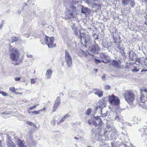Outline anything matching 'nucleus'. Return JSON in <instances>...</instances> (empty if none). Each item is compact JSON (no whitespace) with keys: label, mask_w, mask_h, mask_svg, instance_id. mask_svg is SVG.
Segmentation results:
<instances>
[{"label":"nucleus","mask_w":147,"mask_h":147,"mask_svg":"<svg viewBox=\"0 0 147 147\" xmlns=\"http://www.w3.org/2000/svg\"><path fill=\"white\" fill-rule=\"evenodd\" d=\"M110 88V86L109 85H106L105 86V89L106 90H109Z\"/></svg>","instance_id":"43"},{"label":"nucleus","mask_w":147,"mask_h":147,"mask_svg":"<svg viewBox=\"0 0 147 147\" xmlns=\"http://www.w3.org/2000/svg\"><path fill=\"white\" fill-rule=\"evenodd\" d=\"M142 59V62H143V63H142V67H143L144 65H146L147 62H146L145 60L143 59Z\"/></svg>","instance_id":"39"},{"label":"nucleus","mask_w":147,"mask_h":147,"mask_svg":"<svg viewBox=\"0 0 147 147\" xmlns=\"http://www.w3.org/2000/svg\"><path fill=\"white\" fill-rule=\"evenodd\" d=\"M1 114H3V115H8L9 114V113L7 112H3V113H1Z\"/></svg>","instance_id":"50"},{"label":"nucleus","mask_w":147,"mask_h":147,"mask_svg":"<svg viewBox=\"0 0 147 147\" xmlns=\"http://www.w3.org/2000/svg\"><path fill=\"white\" fill-rule=\"evenodd\" d=\"M3 26V23H1L0 24V29H1L2 28V27Z\"/></svg>","instance_id":"54"},{"label":"nucleus","mask_w":147,"mask_h":147,"mask_svg":"<svg viewBox=\"0 0 147 147\" xmlns=\"http://www.w3.org/2000/svg\"><path fill=\"white\" fill-rule=\"evenodd\" d=\"M0 147H3L1 144V142H0Z\"/></svg>","instance_id":"63"},{"label":"nucleus","mask_w":147,"mask_h":147,"mask_svg":"<svg viewBox=\"0 0 147 147\" xmlns=\"http://www.w3.org/2000/svg\"><path fill=\"white\" fill-rule=\"evenodd\" d=\"M100 57L102 59H107L106 62H109L110 61V59H107L108 57L106 55V54L104 53H102L100 54Z\"/></svg>","instance_id":"18"},{"label":"nucleus","mask_w":147,"mask_h":147,"mask_svg":"<svg viewBox=\"0 0 147 147\" xmlns=\"http://www.w3.org/2000/svg\"><path fill=\"white\" fill-rule=\"evenodd\" d=\"M144 96H142L140 97L141 103L140 104V106L143 109H145L146 107L145 105V100L144 99Z\"/></svg>","instance_id":"11"},{"label":"nucleus","mask_w":147,"mask_h":147,"mask_svg":"<svg viewBox=\"0 0 147 147\" xmlns=\"http://www.w3.org/2000/svg\"><path fill=\"white\" fill-rule=\"evenodd\" d=\"M60 103V98L58 96L57 97V99L55 100L54 104H55L56 105L57 104L59 105Z\"/></svg>","instance_id":"26"},{"label":"nucleus","mask_w":147,"mask_h":147,"mask_svg":"<svg viewBox=\"0 0 147 147\" xmlns=\"http://www.w3.org/2000/svg\"><path fill=\"white\" fill-rule=\"evenodd\" d=\"M131 71L133 72H137L138 71V70L136 69H132Z\"/></svg>","instance_id":"51"},{"label":"nucleus","mask_w":147,"mask_h":147,"mask_svg":"<svg viewBox=\"0 0 147 147\" xmlns=\"http://www.w3.org/2000/svg\"><path fill=\"white\" fill-rule=\"evenodd\" d=\"M12 38V40L11 42V43H13L14 42H16L18 40V38L16 37H13Z\"/></svg>","instance_id":"34"},{"label":"nucleus","mask_w":147,"mask_h":147,"mask_svg":"<svg viewBox=\"0 0 147 147\" xmlns=\"http://www.w3.org/2000/svg\"><path fill=\"white\" fill-rule=\"evenodd\" d=\"M40 111L39 110L38 111H36L33 112H32L31 113H34L35 115H37L40 113Z\"/></svg>","instance_id":"40"},{"label":"nucleus","mask_w":147,"mask_h":147,"mask_svg":"<svg viewBox=\"0 0 147 147\" xmlns=\"http://www.w3.org/2000/svg\"><path fill=\"white\" fill-rule=\"evenodd\" d=\"M27 57L29 58H32L33 56L32 55L28 54V53L26 54Z\"/></svg>","instance_id":"49"},{"label":"nucleus","mask_w":147,"mask_h":147,"mask_svg":"<svg viewBox=\"0 0 147 147\" xmlns=\"http://www.w3.org/2000/svg\"><path fill=\"white\" fill-rule=\"evenodd\" d=\"M56 118H58L56 120V121L58 124H59L65 120L64 118H63L60 115H58L56 116Z\"/></svg>","instance_id":"14"},{"label":"nucleus","mask_w":147,"mask_h":147,"mask_svg":"<svg viewBox=\"0 0 147 147\" xmlns=\"http://www.w3.org/2000/svg\"><path fill=\"white\" fill-rule=\"evenodd\" d=\"M93 48L94 49V50L95 52L98 51L99 50V48L98 45H96L93 46Z\"/></svg>","instance_id":"28"},{"label":"nucleus","mask_w":147,"mask_h":147,"mask_svg":"<svg viewBox=\"0 0 147 147\" xmlns=\"http://www.w3.org/2000/svg\"><path fill=\"white\" fill-rule=\"evenodd\" d=\"M45 107H44L41 110H40L39 111H44V110H45Z\"/></svg>","instance_id":"58"},{"label":"nucleus","mask_w":147,"mask_h":147,"mask_svg":"<svg viewBox=\"0 0 147 147\" xmlns=\"http://www.w3.org/2000/svg\"><path fill=\"white\" fill-rule=\"evenodd\" d=\"M94 71H95V72L96 73L97 72V71H98V70L97 69H94Z\"/></svg>","instance_id":"60"},{"label":"nucleus","mask_w":147,"mask_h":147,"mask_svg":"<svg viewBox=\"0 0 147 147\" xmlns=\"http://www.w3.org/2000/svg\"><path fill=\"white\" fill-rule=\"evenodd\" d=\"M127 125L129 126H131L132 125L131 124L129 123H127Z\"/></svg>","instance_id":"57"},{"label":"nucleus","mask_w":147,"mask_h":147,"mask_svg":"<svg viewBox=\"0 0 147 147\" xmlns=\"http://www.w3.org/2000/svg\"><path fill=\"white\" fill-rule=\"evenodd\" d=\"M140 92H141V93H142L143 92H146V93H147V90L146 89H143L140 90Z\"/></svg>","instance_id":"46"},{"label":"nucleus","mask_w":147,"mask_h":147,"mask_svg":"<svg viewBox=\"0 0 147 147\" xmlns=\"http://www.w3.org/2000/svg\"><path fill=\"white\" fill-rule=\"evenodd\" d=\"M44 40L46 44H47L49 47L52 48L56 47V45L55 44L53 43L54 41L53 37H49L45 36L44 38Z\"/></svg>","instance_id":"5"},{"label":"nucleus","mask_w":147,"mask_h":147,"mask_svg":"<svg viewBox=\"0 0 147 147\" xmlns=\"http://www.w3.org/2000/svg\"><path fill=\"white\" fill-rule=\"evenodd\" d=\"M126 101L130 105L133 104V101L135 98V96L134 92L130 90H127L123 94Z\"/></svg>","instance_id":"2"},{"label":"nucleus","mask_w":147,"mask_h":147,"mask_svg":"<svg viewBox=\"0 0 147 147\" xmlns=\"http://www.w3.org/2000/svg\"><path fill=\"white\" fill-rule=\"evenodd\" d=\"M26 142L30 146H34L36 143V142L31 137H30L27 139Z\"/></svg>","instance_id":"10"},{"label":"nucleus","mask_w":147,"mask_h":147,"mask_svg":"<svg viewBox=\"0 0 147 147\" xmlns=\"http://www.w3.org/2000/svg\"><path fill=\"white\" fill-rule=\"evenodd\" d=\"M95 62L96 64H98V63H100L101 62V61L100 60H98V59H95ZM101 61L103 63H106V62L104 61L103 60H102Z\"/></svg>","instance_id":"35"},{"label":"nucleus","mask_w":147,"mask_h":147,"mask_svg":"<svg viewBox=\"0 0 147 147\" xmlns=\"http://www.w3.org/2000/svg\"><path fill=\"white\" fill-rule=\"evenodd\" d=\"M119 63V61L115 60H113L112 61V64L114 67L117 69H120L121 68V67Z\"/></svg>","instance_id":"12"},{"label":"nucleus","mask_w":147,"mask_h":147,"mask_svg":"<svg viewBox=\"0 0 147 147\" xmlns=\"http://www.w3.org/2000/svg\"><path fill=\"white\" fill-rule=\"evenodd\" d=\"M1 93L2 94V95L4 96H6L7 95V94L4 92L2 91L1 92Z\"/></svg>","instance_id":"45"},{"label":"nucleus","mask_w":147,"mask_h":147,"mask_svg":"<svg viewBox=\"0 0 147 147\" xmlns=\"http://www.w3.org/2000/svg\"><path fill=\"white\" fill-rule=\"evenodd\" d=\"M99 105L97 107V109H100V110H102V108L106 107L107 105L106 103V102L104 100H99L98 102Z\"/></svg>","instance_id":"8"},{"label":"nucleus","mask_w":147,"mask_h":147,"mask_svg":"<svg viewBox=\"0 0 147 147\" xmlns=\"http://www.w3.org/2000/svg\"><path fill=\"white\" fill-rule=\"evenodd\" d=\"M136 120L138 121H140L141 120V119L139 117H136L135 119H134V120L135 121H136Z\"/></svg>","instance_id":"47"},{"label":"nucleus","mask_w":147,"mask_h":147,"mask_svg":"<svg viewBox=\"0 0 147 147\" xmlns=\"http://www.w3.org/2000/svg\"><path fill=\"white\" fill-rule=\"evenodd\" d=\"M94 120L96 121L98 125H102L103 122L99 116L95 117H94Z\"/></svg>","instance_id":"17"},{"label":"nucleus","mask_w":147,"mask_h":147,"mask_svg":"<svg viewBox=\"0 0 147 147\" xmlns=\"http://www.w3.org/2000/svg\"><path fill=\"white\" fill-rule=\"evenodd\" d=\"M10 57L13 61H17L19 59L20 54L17 49H12L10 50Z\"/></svg>","instance_id":"4"},{"label":"nucleus","mask_w":147,"mask_h":147,"mask_svg":"<svg viewBox=\"0 0 147 147\" xmlns=\"http://www.w3.org/2000/svg\"><path fill=\"white\" fill-rule=\"evenodd\" d=\"M98 4H95L92 5V7H98Z\"/></svg>","instance_id":"53"},{"label":"nucleus","mask_w":147,"mask_h":147,"mask_svg":"<svg viewBox=\"0 0 147 147\" xmlns=\"http://www.w3.org/2000/svg\"><path fill=\"white\" fill-rule=\"evenodd\" d=\"M52 70L50 69H47L46 71V76L47 77V79H49L51 77V75L52 73Z\"/></svg>","instance_id":"16"},{"label":"nucleus","mask_w":147,"mask_h":147,"mask_svg":"<svg viewBox=\"0 0 147 147\" xmlns=\"http://www.w3.org/2000/svg\"><path fill=\"white\" fill-rule=\"evenodd\" d=\"M94 94L97 95L99 97H102L103 95V92L97 89H94L93 90Z\"/></svg>","instance_id":"13"},{"label":"nucleus","mask_w":147,"mask_h":147,"mask_svg":"<svg viewBox=\"0 0 147 147\" xmlns=\"http://www.w3.org/2000/svg\"><path fill=\"white\" fill-rule=\"evenodd\" d=\"M129 1V0H122V5L123 6L125 7L128 4Z\"/></svg>","instance_id":"23"},{"label":"nucleus","mask_w":147,"mask_h":147,"mask_svg":"<svg viewBox=\"0 0 147 147\" xmlns=\"http://www.w3.org/2000/svg\"><path fill=\"white\" fill-rule=\"evenodd\" d=\"M92 124L96 126H97L98 125L97 124V122L96 121H94L93 122Z\"/></svg>","instance_id":"48"},{"label":"nucleus","mask_w":147,"mask_h":147,"mask_svg":"<svg viewBox=\"0 0 147 147\" xmlns=\"http://www.w3.org/2000/svg\"><path fill=\"white\" fill-rule=\"evenodd\" d=\"M112 130L110 132H112V133L111 134L112 135V136H114L115 135H117V130L114 127H112L111 128Z\"/></svg>","instance_id":"21"},{"label":"nucleus","mask_w":147,"mask_h":147,"mask_svg":"<svg viewBox=\"0 0 147 147\" xmlns=\"http://www.w3.org/2000/svg\"><path fill=\"white\" fill-rule=\"evenodd\" d=\"M9 90L10 92H11L12 93H15L16 92V90L14 87H11L9 88Z\"/></svg>","instance_id":"31"},{"label":"nucleus","mask_w":147,"mask_h":147,"mask_svg":"<svg viewBox=\"0 0 147 147\" xmlns=\"http://www.w3.org/2000/svg\"><path fill=\"white\" fill-rule=\"evenodd\" d=\"M74 139L76 140H78V138L76 137H74Z\"/></svg>","instance_id":"62"},{"label":"nucleus","mask_w":147,"mask_h":147,"mask_svg":"<svg viewBox=\"0 0 147 147\" xmlns=\"http://www.w3.org/2000/svg\"><path fill=\"white\" fill-rule=\"evenodd\" d=\"M106 78V75L103 74L102 76V80H105Z\"/></svg>","instance_id":"52"},{"label":"nucleus","mask_w":147,"mask_h":147,"mask_svg":"<svg viewBox=\"0 0 147 147\" xmlns=\"http://www.w3.org/2000/svg\"><path fill=\"white\" fill-rule=\"evenodd\" d=\"M80 54H82V56H84L86 57L87 56V53L85 52L84 51H81L80 53Z\"/></svg>","instance_id":"30"},{"label":"nucleus","mask_w":147,"mask_h":147,"mask_svg":"<svg viewBox=\"0 0 147 147\" xmlns=\"http://www.w3.org/2000/svg\"><path fill=\"white\" fill-rule=\"evenodd\" d=\"M129 2L130 6L132 7H134V0H129Z\"/></svg>","instance_id":"29"},{"label":"nucleus","mask_w":147,"mask_h":147,"mask_svg":"<svg viewBox=\"0 0 147 147\" xmlns=\"http://www.w3.org/2000/svg\"><path fill=\"white\" fill-rule=\"evenodd\" d=\"M9 136H7V139L6 140V144L8 147H16L14 142L10 139H9Z\"/></svg>","instance_id":"9"},{"label":"nucleus","mask_w":147,"mask_h":147,"mask_svg":"<svg viewBox=\"0 0 147 147\" xmlns=\"http://www.w3.org/2000/svg\"><path fill=\"white\" fill-rule=\"evenodd\" d=\"M115 119V120H117L122 123L123 122V117L121 115H116Z\"/></svg>","instance_id":"19"},{"label":"nucleus","mask_w":147,"mask_h":147,"mask_svg":"<svg viewBox=\"0 0 147 147\" xmlns=\"http://www.w3.org/2000/svg\"><path fill=\"white\" fill-rule=\"evenodd\" d=\"M36 82V81L34 78L31 79V84H34Z\"/></svg>","instance_id":"42"},{"label":"nucleus","mask_w":147,"mask_h":147,"mask_svg":"<svg viewBox=\"0 0 147 147\" xmlns=\"http://www.w3.org/2000/svg\"><path fill=\"white\" fill-rule=\"evenodd\" d=\"M26 123L30 125H33L34 127L35 125L34 124L32 123L31 122H30V121H27L26 122Z\"/></svg>","instance_id":"38"},{"label":"nucleus","mask_w":147,"mask_h":147,"mask_svg":"<svg viewBox=\"0 0 147 147\" xmlns=\"http://www.w3.org/2000/svg\"><path fill=\"white\" fill-rule=\"evenodd\" d=\"M142 59H140V58L137 59L136 61V63L137 65L140 67H142L143 62H142Z\"/></svg>","instance_id":"15"},{"label":"nucleus","mask_w":147,"mask_h":147,"mask_svg":"<svg viewBox=\"0 0 147 147\" xmlns=\"http://www.w3.org/2000/svg\"><path fill=\"white\" fill-rule=\"evenodd\" d=\"M89 50L90 51L92 52H95L94 50V49L93 48V46H92L91 47L89 48Z\"/></svg>","instance_id":"37"},{"label":"nucleus","mask_w":147,"mask_h":147,"mask_svg":"<svg viewBox=\"0 0 147 147\" xmlns=\"http://www.w3.org/2000/svg\"><path fill=\"white\" fill-rule=\"evenodd\" d=\"M15 80L16 81H19L20 80V78H15Z\"/></svg>","instance_id":"55"},{"label":"nucleus","mask_w":147,"mask_h":147,"mask_svg":"<svg viewBox=\"0 0 147 147\" xmlns=\"http://www.w3.org/2000/svg\"><path fill=\"white\" fill-rule=\"evenodd\" d=\"M36 105L33 106L32 107H30L29 108V109L30 110L34 109L36 107V106L37 105Z\"/></svg>","instance_id":"44"},{"label":"nucleus","mask_w":147,"mask_h":147,"mask_svg":"<svg viewBox=\"0 0 147 147\" xmlns=\"http://www.w3.org/2000/svg\"><path fill=\"white\" fill-rule=\"evenodd\" d=\"M108 101L111 104L115 105H119L120 102L118 98L113 95L109 96Z\"/></svg>","instance_id":"6"},{"label":"nucleus","mask_w":147,"mask_h":147,"mask_svg":"<svg viewBox=\"0 0 147 147\" xmlns=\"http://www.w3.org/2000/svg\"><path fill=\"white\" fill-rule=\"evenodd\" d=\"M70 116V115H69L68 114H66L65 115H64V116L63 118H64V119H65V120L66 119L68 118V117H69Z\"/></svg>","instance_id":"41"},{"label":"nucleus","mask_w":147,"mask_h":147,"mask_svg":"<svg viewBox=\"0 0 147 147\" xmlns=\"http://www.w3.org/2000/svg\"><path fill=\"white\" fill-rule=\"evenodd\" d=\"M106 127L108 129H109L110 127V125L109 124H107L106 125Z\"/></svg>","instance_id":"56"},{"label":"nucleus","mask_w":147,"mask_h":147,"mask_svg":"<svg viewBox=\"0 0 147 147\" xmlns=\"http://www.w3.org/2000/svg\"><path fill=\"white\" fill-rule=\"evenodd\" d=\"M25 35L26 37L27 38L29 36V34H25Z\"/></svg>","instance_id":"59"},{"label":"nucleus","mask_w":147,"mask_h":147,"mask_svg":"<svg viewBox=\"0 0 147 147\" xmlns=\"http://www.w3.org/2000/svg\"><path fill=\"white\" fill-rule=\"evenodd\" d=\"M71 26L73 31L77 30V27L76 26V24H73Z\"/></svg>","instance_id":"33"},{"label":"nucleus","mask_w":147,"mask_h":147,"mask_svg":"<svg viewBox=\"0 0 147 147\" xmlns=\"http://www.w3.org/2000/svg\"><path fill=\"white\" fill-rule=\"evenodd\" d=\"M82 12V13H86L89 12V9L87 7L82 6L81 8Z\"/></svg>","instance_id":"20"},{"label":"nucleus","mask_w":147,"mask_h":147,"mask_svg":"<svg viewBox=\"0 0 147 147\" xmlns=\"http://www.w3.org/2000/svg\"><path fill=\"white\" fill-rule=\"evenodd\" d=\"M147 71V70H144V69H143V70H142L141 71H142H142Z\"/></svg>","instance_id":"64"},{"label":"nucleus","mask_w":147,"mask_h":147,"mask_svg":"<svg viewBox=\"0 0 147 147\" xmlns=\"http://www.w3.org/2000/svg\"><path fill=\"white\" fill-rule=\"evenodd\" d=\"M77 14L76 7L73 5H68L67 7L65 13V15L69 18H74Z\"/></svg>","instance_id":"1"},{"label":"nucleus","mask_w":147,"mask_h":147,"mask_svg":"<svg viewBox=\"0 0 147 147\" xmlns=\"http://www.w3.org/2000/svg\"><path fill=\"white\" fill-rule=\"evenodd\" d=\"M59 105L57 104L56 105L55 104H54L53 110V112H55L56 111V110L58 108Z\"/></svg>","instance_id":"27"},{"label":"nucleus","mask_w":147,"mask_h":147,"mask_svg":"<svg viewBox=\"0 0 147 147\" xmlns=\"http://www.w3.org/2000/svg\"><path fill=\"white\" fill-rule=\"evenodd\" d=\"M74 32L75 35L77 36L78 38V36H81L82 33L81 34L80 31L78 30H77L74 31Z\"/></svg>","instance_id":"25"},{"label":"nucleus","mask_w":147,"mask_h":147,"mask_svg":"<svg viewBox=\"0 0 147 147\" xmlns=\"http://www.w3.org/2000/svg\"><path fill=\"white\" fill-rule=\"evenodd\" d=\"M78 38L80 39L82 43H84L85 46L90 44L91 40L90 36L84 33H82L81 36H78Z\"/></svg>","instance_id":"3"},{"label":"nucleus","mask_w":147,"mask_h":147,"mask_svg":"<svg viewBox=\"0 0 147 147\" xmlns=\"http://www.w3.org/2000/svg\"><path fill=\"white\" fill-rule=\"evenodd\" d=\"M20 12H21V11L20 10H18L17 11V13L18 14H19L20 13Z\"/></svg>","instance_id":"61"},{"label":"nucleus","mask_w":147,"mask_h":147,"mask_svg":"<svg viewBox=\"0 0 147 147\" xmlns=\"http://www.w3.org/2000/svg\"><path fill=\"white\" fill-rule=\"evenodd\" d=\"M101 111H100L101 113V117H105L107 115V111H106V112L105 113H102V110H101Z\"/></svg>","instance_id":"36"},{"label":"nucleus","mask_w":147,"mask_h":147,"mask_svg":"<svg viewBox=\"0 0 147 147\" xmlns=\"http://www.w3.org/2000/svg\"><path fill=\"white\" fill-rule=\"evenodd\" d=\"M65 58L67 65L69 67H71L72 65V59L69 53L67 51H65Z\"/></svg>","instance_id":"7"},{"label":"nucleus","mask_w":147,"mask_h":147,"mask_svg":"<svg viewBox=\"0 0 147 147\" xmlns=\"http://www.w3.org/2000/svg\"><path fill=\"white\" fill-rule=\"evenodd\" d=\"M58 118H56V116L55 117H53V119H52V120L51 121V124L53 125L54 126L55 125V123L56 121V120Z\"/></svg>","instance_id":"24"},{"label":"nucleus","mask_w":147,"mask_h":147,"mask_svg":"<svg viewBox=\"0 0 147 147\" xmlns=\"http://www.w3.org/2000/svg\"><path fill=\"white\" fill-rule=\"evenodd\" d=\"M92 111L91 109L89 108L88 109H87L86 112V114L87 115H90V113Z\"/></svg>","instance_id":"32"},{"label":"nucleus","mask_w":147,"mask_h":147,"mask_svg":"<svg viewBox=\"0 0 147 147\" xmlns=\"http://www.w3.org/2000/svg\"><path fill=\"white\" fill-rule=\"evenodd\" d=\"M17 142L18 145V147H21L24 145L22 141L20 139L17 140Z\"/></svg>","instance_id":"22"}]
</instances>
